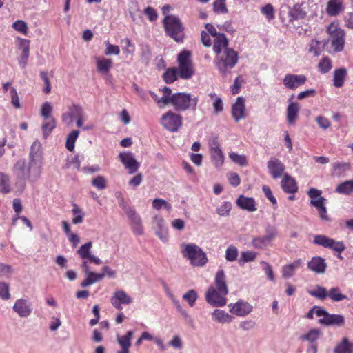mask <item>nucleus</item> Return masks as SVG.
<instances>
[{"instance_id": "f257e3e1", "label": "nucleus", "mask_w": 353, "mask_h": 353, "mask_svg": "<svg viewBox=\"0 0 353 353\" xmlns=\"http://www.w3.org/2000/svg\"><path fill=\"white\" fill-rule=\"evenodd\" d=\"M43 166V154L41 144L39 141H35L30 148L28 164H26L25 159H19L13 167V173L17 179V185H20L21 191L24 189L26 179L34 182L40 178Z\"/></svg>"}, {"instance_id": "f03ea898", "label": "nucleus", "mask_w": 353, "mask_h": 353, "mask_svg": "<svg viewBox=\"0 0 353 353\" xmlns=\"http://www.w3.org/2000/svg\"><path fill=\"white\" fill-rule=\"evenodd\" d=\"M92 243L89 241L81 245L77 251V253L81 259V268L85 276L81 283V286L83 288L90 286L104 278V274L95 273L91 270L90 265L91 263L95 265H101L102 263V261L98 256L92 254Z\"/></svg>"}, {"instance_id": "7ed1b4c3", "label": "nucleus", "mask_w": 353, "mask_h": 353, "mask_svg": "<svg viewBox=\"0 0 353 353\" xmlns=\"http://www.w3.org/2000/svg\"><path fill=\"white\" fill-rule=\"evenodd\" d=\"M199 102V98L190 93L177 92L170 94L168 104L172 105L178 112L195 110Z\"/></svg>"}, {"instance_id": "20e7f679", "label": "nucleus", "mask_w": 353, "mask_h": 353, "mask_svg": "<svg viewBox=\"0 0 353 353\" xmlns=\"http://www.w3.org/2000/svg\"><path fill=\"white\" fill-rule=\"evenodd\" d=\"M181 248L183 257L188 260L192 266L203 267L207 264V255L199 245L193 243H182Z\"/></svg>"}, {"instance_id": "39448f33", "label": "nucleus", "mask_w": 353, "mask_h": 353, "mask_svg": "<svg viewBox=\"0 0 353 353\" xmlns=\"http://www.w3.org/2000/svg\"><path fill=\"white\" fill-rule=\"evenodd\" d=\"M238 59L237 52L230 48L217 54L214 62L219 72L225 76L236 65Z\"/></svg>"}, {"instance_id": "423d86ee", "label": "nucleus", "mask_w": 353, "mask_h": 353, "mask_svg": "<svg viewBox=\"0 0 353 353\" xmlns=\"http://www.w3.org/2000/svg\"><path fill=\"white\" fill-rule=\"evenodd\" d=\"M163 24L168 36L178 43L183 41L184 27L179 17L174 15L166 16Z\"/></svg>"}, {"instance_id": "0eeeda50", "label": "nucleus", "mask_w": 353, "mask_h": 353, "mask_svg": "<svg viewBox=\"0 0 353 353\" xmlns=\"http://www.w3.org/2000/svg\"><path fill=\"white\" fill-rule=\"evenodd\" d=\"M179 77L182 79H189L194 74V69L191 59V52L188 50L181 51L177 57Z\"/></svg>"}, {"instance_id": "6e6552de", "label": "nucleus", "mask_w": 353, "mask_h": 353, "mask_svg": "<svg viewBox=\"0 0 353 353\" xmlns=\"http://www.w3.org/2000/svg\"><path fill=\"white\" fill-rule=\"evenodd\" d=\"M321 190L314 188H310L307 192V195L310 199V205L317 209L319 216L322 220L328 221L330 218L327 214L326 199L321 196Z\"/></svg>"}, {"instance_id": "1a4fd4ad", "label": "nucleus", "mask_w": 353, "mask_h": 353, "mask_svg": "<svg viewBox=\"0 0 353 353\" xmlns=\"http://www.w3.org/2000/svg\"><path fill=\"white\" fill-rule=\"evenodd\" d=\"M313 243L315 245L328 248L339 254L338 258L343 259L341 254L345 250V245L343 241H335L334 239L323 234H316L314 236Z\"/></svg>"}, {"instance_id": "9d476101", "label": "nucleus", "mask_w": 353, "mask_h": 353, "mask_svg": "<svg viewBox=\"0 0 353 353\" xmlns=\"http://www.w3.org/2000/svg\"><path fill=\"white\" fill-rule=\"evenodd\" d=\"M327 32L330 36L331 46L335 52H341L345 45V32L334 23L327 27Z\"/></svg>"}, {"instance_id": "9b49d317", "label": "nucleus", "mask_w": 353, "mask_h": 353, "mask_svg": "<svg viewBox=\"0 0 353 353\" xmlns=\"http://www.w3.org/2000/svg\"><path fill=\"white\" fill-rule=\"evenodd\" d=\"M161 123L167 130L176 132L182 125V117L170 110L162 115Z\"/></svg>"}, {"instance_id": "f8f14e48", "label": "nucleus", "mask_w": 353, "mask_h": 353, "mask_svg": "<svg viewBox=\"0 0 353 353\" xmlns=\"http://www.w3.org/2000/svg\"><path fill=\"white\" fill-rule=\"evenodd\" d=\"M228 294V293H221L219 290L211 285L206 290L205 301L213 307H223L227 303L226 295Z\"/></svg>"}, {"instance_id": "ddd939ff", "label": "nucleus", "mask_w": 353, "mask_h": 353, "mask_svg": "<svg viewBox=\"0 0 353 353\" xmlns=\"http://www.w3.org/2000/svg\"><path fill=\"white\" fill-rule=\"evenodd\" d=\"M276 236V229L274 227H268L265 235L255 236L252 239V245L256 249H264L272 245Z\"/></svg>"}, {"instance_id": "4468645a", "label": "nucleus", "mask_w": 353, "mask_h": 353, "mask_svg": "<svg viewBox=\"0 0 353 353\" xmlns=\"http://www.w3.org/2000/svg\"><path fill=\"white\" fill-rule=\"evenodd\" d=\"M318 317H320L319 323L325 326H343L345 318L342 314H330L325 310H319Z\"/></svg>"}, {"instance_id": "2eb2a0df", "label": "nucleus", "mask_w": 353, "mask_h": 353, "mask_svg": "<svg viewBox=\"0 0 353 353\" xmlns=\"http://www.w3.org/2000/svg\"><path fill=\"white\" fill-rule=\"evenodd\" d=\"M12 310L19 317L28 318L33 311L32 303L27 297L17 299L14 303Z\"/></svg>"}, {"instance_id": "dca6fc26", "label": "nucleus", "mask_w": 353, "mask_h": 353, "mask_svg": "<svg viewBox=\"0 0 353 353\" xmlns=\"http://www.w3.org/2000/svg\"><path fill=\"white\" fill-rule=\"evenodd\" d=\"M152 230L161 242L169 241L168 229L162 216L156 215L152 218Z\"/></svg>"}, {"instance_id": "f3484780", "label": "nucleus", "mask_w": 353, "mask_h": 353, "mask_svg": "<svg viewBox=\"0 0 353 353\" xmlns=\"http://www.w3.org/2000/svg\"><path fill=\"white\" fill-rule=\"evenodd\" d=\"M228 307L231 314L241 317L248 316L253 310V306L243 299H239L236 303H230Z\"/></svg>"}, {"instance_id": "a211bd4d", "label": "nucleus", "mask_w": 353, "mask_h": 353, "mask_svg": "<svg viewBox=\"0 0 353 353\" xmlns=\"http://www.w3.org/2000/svg\"><path fill=\"white\" fill-rule=\"evenodd\" d=\"M119 159L125 166V168L128 170L129 174L135 173L140 166V163L135 159L132 152H121L119 154Z\"/></svg>"}, {"instance_id": "6ab92c4d", "label": "nucleus", "mask_w": 353, "mask_h": 353, "mask_svg": "<svg viewBox=\"0 0 353 353\" xmlns=\"http://www.w3.org/2000/svg\"><path fill=\"white\" fill-rule=\"evenodd\" d=\"M306 80V77L303 74H287L283 79V83L286 88L296 90L299 87L304 85Z\"/></svg>"}, {"instance_id": "aec40b11", "label": "nucleus", "mask_w": 353, "mask_h": 353, "mask_svg": "<svg viewBox=\"0 0 353 353\" xmlns=\"http://www.w3.org/2000/svg\"><path fill=\"white\" fill-rule=\"evenodd\" d=\"M83 112L84 110L81 105L72 104L68 107V110L62 114V122L69 126Z\"/></svg>"}, {"instance_id": "412c9836", "label": "nucleus", "mask_w": 353, "mask_h": 353, "mask_svg": "<svg viewBox=\"0 0 353 353\" xmlns=\"http://www.w3.org/2000/svg\"><path fill=\"white\" fill-rule=\"evenodd\" d=\"M112 305L118 310H121V305H129L132 299L123 290L116 291L110 299Z\"/></svg>"}, {"instance_id": "4be33fe9", "label": "nucleus", "mask_w": 353, "mask_h": 353, "mask_svg": "<svg viewBox=\"0 0 353 353\" xmlns=\"http://www.w3.org/2000/svg\"><path fill=\"white\" fill-rule=\"evenodd\" d=\"M268 168L270 174L274 179H278L282 176L285 170L284 164L278 159L272 157L268 161Z\"/></svg>"}, {"instance_id": "5701e85b", "label": "nucleus", "mask_w": 353, "mask_h": 353, "mask_svg": "<svg viewBox=\"0 0 353 353\" xmlns=\"http://www.w3.org/2000/svg\"><path fill=\"white\" fill-rule=\"evenodd\" d=\"M232 115L236 122L245 117V100L242 97H239L232 105Z\"/></svg>"}, {"instance_id": "b1692460", "label": "nucleus", "mask_w": 353, "mask_h": 353, "mask_svg": "<svg viewBox=\"0 0 353 353\" xmlns=\"http://www.w3.org/2000/svg\"><path fill=\"white\" fill-rule=\"evenodd\" d=\"M326 268L325 261L321 256H314L307 263V268L316 274H323Z\"/></svg>"}, {"instance_id": "393cba45", "label": "nucleus", "mask_w": 353, "mask_h": 353, "mask_svg": "<svg viewBox=\"0 0 353 353\" xmlns=\"http://www.w3.org/2000/svg\"><path fill=\"white\" fill-rule=\"evenodd\" d=\"M303 265V261L301 259H296L293 262L283 265L281 270L282 276L284 279L292 277L295 274L296 271L302 268Z\"/></svg>"}, {"instance_id": "a878e982", "label": "nucleus", "mask_w": 353, "mask_h": 353, "mask_svg": "<svg viewBox=\"0 0 353 353\" xmlns=\"http://www.w3.org/2000/svg\"><path fill=\"white\" fill-rule=\"evenodd\" d=\"M134 332L128 330L125 335L117 336V341L120 345L121 350H118L117 353H130V347H131V340L133 337Z\"/></svg>"}, {"instance_id": "bb28decb", "label": "nucleus", "mask_w": 353, "mask_h": 353, "mask_svg": "<svg viewBox=\"0 0 353 353\" xmlns=\"http://www.w3.org/2000/svg\"><path fill=\"white\" fill-rule=\"evenodd\" d=\"M236 205L243 210L254 212L257 210L255 200L252 197L241 195L236 201Z\"/></svg>"}, {"instance_id": "cd10ccee", "label": "nucleus", "mask_w": 353, "mask_h": 353, "mask_svg": "<svg viewBox=\"0 0 353 353\" xmlns=\"http://www.w3.org/2000/svg\"><path fill=\"white\" fill-rule=\"evenodd\" d=\"M343 0H329L326 6V12L329 16L334 17L343 12Z\"/></svg>"}, {"instance_id": "c85d7f7f", "label": "nucleus", "mask_w": 353, "mask_h": 353, "mask_svg": "<svg viewBox=\"0 0 353 353\" xmlns=\"http://www.w3.org/2000/svg\"><path fill=\"white\" fill-rule=\"evenodd\" d=\"M212 319L218 323L225 324L233 321L234 317L225 310L215 309L211 313Z\"/></svg>"}, {"instance_id": "c756f323", "label": "nucleus", "mask_w": 353, "mask_h": 353, "mask_svg": "<svg viewBox=\"0 0 353 353\" xmlns=\"http://www.w3.org/2000/svg\"><path fill=\"white\" fill-rule=\"evenodd\" d=\"M300 106L298 103L290 102L287 108L286 119L289 125H293L298 119Z\"/></svg>"}, {"instance_id": "7c9ffc66", "label": "nucleus", "mask_w": 353, "mask_h": 353, "mask_svg": "<svg viewBox=\"0 0 353 353\" xmlns=\"http://www.w3.org/2000/svg\"><path fill=\"white\" fill-rule=\"evenodd\" d=\"M95 60L97 72L101 74H108L112 67V61L101 57H96Z\"/></svg>"}, {"instance_id": "2f4dec72", "label": "nucleus", "mask_w": 353, "mask_h": 353, "mask_svg": "<svg viewBox=\"0 0 353 353\" xmlns=\"http://www.w3.org/2000/svg\"><path fill=\"white\" fill-rule=\"evenodd\" d=\"M221 293H228V288L226 283V276L223 270H219L214 276V285Z\"/></svg>"}, {"instance_id": "473e14b6", "label": "nucleus", "mask_w": 353, "mask_h": 353, "mask_svg": "<svg viewBox=\"0 0 353 353\" xmlns=\"http://www.w3.org/2000/svg\"><path fill=\"white\" fill-rule=\"evenodd\" d=\"M159 91L163 93V97H159L157 94L152 91H149V94L159 106L168 105L169 94H171L172 90L168 87L164 86L160 88Z\"/></svg>"}, {"instance_id": "72a5a7b5", "label": "nucleus", "mask_w": 353, "mask_h": 353, "mask_svg": "<svg viewBox=\"0 0 353 353\" xmlns=\"http://www.w3.org/2000/svg\"><path fill=\"white\" fill-rule=\"evenodd\" d=\"M283 190L289 194H294L297 192L298 186L295 180L288 174H285L281 181Z\"/></svg>"}, {"instance_id": "f704fd0d", "label": "nucleus", "mask_w": 353, "mask_h": 353, "mask_svg": "<svg viewBox=\"0 0 353 353\" xmlns=\"http://www.w3.org/2000/svg\"><path fill=\"white\" fill-rule=\"evenodd\" d=\"M306 16V12L302 8L301 4H295L290 8L288 11L289 21L292 23L294 21L303 19Z\"/></svg>"}, {"instance_id": "c9c22d12", "label": "nucleus", "mask_w": 353, "mask_h": 353, "mask_svg": "<svg viewBox=\"0 0 353 353\" xmlns=\"http://www.w3.org/2000/svg\"><path fill=\"white\" fill-rule=\"evenodd\" d=\"M330 299L333 302H341L345 300H349L348 296L342 293L338 286H334L327 290V299Z\"/></svg>"}, {"instance_id": "e433bc0d", "label": "nucleus", "mask_w": 353, "mask_h": 353, "mask_svg": "<svg viewBox=\"0 0 353 353\" xmlns=\"http://www.w3.org/2000/svg\"><path fill=\"white\" fill-rule=\"evenodd\" d=\"M228 41L224 34L218 35V37L214 39L213 50L216 54L223 52L225 49H230L228 47Z\"/></svg>"}, {"instance_id": "4c0bfd02", "label": "nucleus", "mask_w": 353, "mask_h": 353, "mask_svg": "<svg viewBox=\"0 0 353 353\" xmlns=\"http://www.w3.org/2000/svg\"><path fill=\"white\" fill-rule=\"evenodd\" d=\"M322 332L320 329L314 328L308 331L307 333L301 335L300 339L301 341H307L310 343H315V342L321 337Z\"/></svg>"}, {"instance_id": "58836bf2", "label": "nucleus", "mask_w": 353, "mask_h": 353, "mask_svg": "<svg viewBox=\"0 0 353 353\" xmlns=\"http://www.w3.org/2000/svg\"><path fill=\"white\" fill-rule=\"evenodd\" d=\"M347 70L344 68L336 69L334 72V85L341 88L344 84L345 78L347 76Z\"/></svg>"}, {"instance_id": "ea45409f", "label": "nucleus", "mask_w": 353, "mask_h": 353, "mask_svg": "<svg viewBox=\"0 0 353 353\" xmlns=\"http://www.w3.org/2000/svg\"><path fill=\"white\" fill-rule=\"evenodd\" d=\"M324 48L321 41L313 39L308 44V51L314 57H319Z\"/></svg>"}, {"instance_id": "a19ab883", "label": "nucleus", "mask_w": 353, "mask_h": 353, "mask_svg": "<svg viewBox=\"0 0 353 353\" xmlns=\"http://www.w3.org/2000/svg\"><path fill=\"white\" fill-rule=\"evenodd\" d=\"M210 98L213 101L212 106L214 114H217L223 110V101L215 92L209 94Z\"/></svg>"}, {"instance_id": "79ce46f5", "label": "nucleus", "mask_w": 353, "mask_h": 353, "mask_svg": "<svg viewBox=\"0 0 353 353\" xmlns=\"http://www.w3.org/2000/svg\"><path fill=\"white\" fill-rule=\"evenodd\" d=\"M179 77V72L176 68H168L163 74V79L166 83H172L175 81Z\"/></svg>"}, {"instance_id": "37998d69", "label": "nucleus", "mask_w": 353, "mask_h": 353, "mask_svg": "<svg viewBox=\"0 0 353 353\" xmlns=\"http://www.w3.org/2000/svg\"><path fill=\"white\" fill-rule=\"evenodd\" d=\"M210 154L214 166L218 169L221 168L224 162V155L222 150L220 149L211 151Z\"/></svg>"}, {"instance_id": "c03bdc74", "label": "nucleus", "mask_w": 353, "mask_h": 353, "mask_svg": "<svg viewBox=\"0 0 353 353\" xmlns=\"http://www.w3.org/2000/svg\"><path fill=\"white\" fill-rule=\"evenodd\" d=\"M336 192L343 194H350L353 192V180L345 181L340 183L336 187Z\"/></svg>"}, {"instance_id": "a18cd8bd", "label": "nucleus", "mask_w": 353, "mask_h": 353, "mask_svg": "<svg viewBox=\"0 0 353 353\" xmlns=\"http://www.w3.org/2000/svg\"><path fill=\"white\" fill-rule=\"evenodd\" d=\"M79 135V131L77 130H74L71 131L67 137L65 146L66 148L72 152L74 149L75 142Z\"/></svg>"}, {"instance_id": "49530a36", "label": "nucleus", "mask_w": 353, "mask_h": 353, "mask_svg": "<svg viewBox=\"0 0 353 353\" xmlns=\"http://www.w3.org/2000/svg\"><path fill=\"white\" fill-rule=\"evenodd\" d=\"M308 293L320 300H325L327 299V290L323 286L316 285L314 290H310Z\"/></svg>"}, {"instance_id": "de8ad7c7", "label": "nucleus", "mask_w": 353, "mask_h": 353, "mask_svg": "<svg viewBox=\"0 0 353 353\" xmlns=\"http://www.w3.org/2000/svg\"><path fill=\"white\" fill-rule=\"evenodd\" d=\"M257 253L253 251H243L241 253L240 259H239V263L240 264H244L245 263L252 262L255 260L256 258Z\"/></svg>"}, {"instance_id": "09e8293b", "label": "nucleus", "mask_w": 353, "mask_h": 353, "mask_svg": "<svg viewBox=\"0 0 353 353\" xmlns=\"http://www.w3.org/2000/svg\"><path fill=\"white\" fill-rule=\"evenodd\" d=\"M56 127V121L54 118H50L48 120H44L42 125V130L44 137H47Z\"/></svg>"}, {"instance_id": "8fccbe9b", "label": "nucleus", "mask_w": 353, "mask_h": 353, "mask_svg": "<svg viewBox=\"0 0 353 353\" xmlns=\"http://www.w3.org/2000/svg\"><path fill=\"white\" fill-rule=\"evenodd\" d=\"M332 67V61L328 57L322 58L318 64L319 70L323 74L327 73Z\"/></svg>"}, {"instance_id": "3c124183", "label": "nucleus", "mask_w": 353, "mask_h": 353, "mask_svg": "<svg viewBox=\"0 0 353 353\" xmlns=\"http://www.w3.org/2000/svg\"><path fill=\"white\" fill-rule=\"evenodd\" d=\"M350 165L347 163H336L333 165V174L340 176L349 170Z\"/></svg>"}, {"instance_id": "603ef678", "label": "nucleus", "mask_w": 353, "mask_h": 353, "mask_svg": "<svg viewBox=\"0 0 353 353\" xmlns=\"http://www.w3.org/2000/svg\"><path fill=\"white\" fill-rule=\"evenodd\" d=\"M0 192L3 194L10 192L9 176L3 173H0Z\"/></svg>"}, {"instance_id": "864d4df0", "label": "nucleus", "mask_w": 353, "mask_h": 353, "mask_svg": "<svg viewBox=\"0 0 353 353\" xmlns=\"http://www.w3.org/2000/svg\"><path fill=\"white\" fill-rule=\"evenodd\" d=\"M229 158L239 165L246 166L248 165L247 157L243 154H239L236 152H231L229 153Z\"/></svg>"}, {"instance_id": "5fc2aeb1", "label": "nucleus", "mask_w": 353, "mask_h": 353, "mask_svg": "<svg viewBox=\"0 0 353 353\" xmlns=\"http://www.w3.org/2000/svg\"><path fill=\"white\" fill-rule=\"evenodd\" d=\"M349 340L347 337L342 339L341 341L339 343L334 349V353H350L349 349Z\"/></svg>"}, {"instance_id": "6e6d98bb", "label": "nucleus", "mask_w": 353, "mask_h": 353, "mask_svg": "<svg viewBox=\"0 0 353 353\" xmlns=\"http://www.w3.org/2000/svg\"><path fill=\"white\" fill-rule=\"evenodd\" d=\"M232 210V203L230 201H224L216 208V213L221 216H227Z\"/></svg>"}, {"instance_id": "4d7b16f0", "label": "nucleus", "mask_w": 353, "mask_h": 353, "mask_svg": "<svg viewBox=\"0 0 353 353\" xmlns=\"http://www.w3.org/2000/svg\"><path fill=\"white\" fill-rule=\"evenodd\" d=\"M72 212L74 215L72 219V223L79 224L83 222L84 213L83 212V210L77 206V204L73 205Z\"/></svg>"}, {"instance_id": "13d9d810", "label": "nucleus", "mask_w": 353, "mask_h": 353, "mask_svg": "<svg viewBox=\"0 0 353 353\" xmlns=\"http://www.w3.org/2000/svg\"><path fill=\"white\" fill-rule=\"evenodd\" d=\"M183 299L188 302L190 307H193L198 299V294L193 289L189 290L183 295Z\"/></svg>"}, {"instance_id": "bf43d9fd", "label": "nucleus", "mask_w": 353, "mask_h": 353, "mask_svg": "<svg viewBox=\"0 0 353 353\" xmlns=\"http://www.w3.org/2000/svg\"><path fill=\"white\" fill-rule=\"evenodd\" d=\"M238 256V249L233 245H229L225 250V259L229 262L236 260Z\"/></svg>"}, {"instance_id": "052dcab7", "label": "nucleus", "mask_w": 353, "mask_h": 353, "mask_svg": "<svg viewBox=\"0 0 353 353\" xmlns=\"http://www.w3.org/2000/svg\"><path fill=\"white\" fill-rule=\"evenodd\" d=\"M53 110V107L50 102H45L41 109V115L44 119V120H48L50 118H54L52 117L51 114Z\"/></svg>"}, {"instance_id": "680f3d73", "label": "nucleus", "mask_w": 353, "mask_h": 353, "mask_svg": "<svg viewBox=\"0 0 353 353\" xmlns=\"http://www.w3.org/2000/svg\"><path fill=\"white\" fill-rule=\"evenodd\" d=\"M12 28L18 32L26 35L28 31L27 23L22 20H17L12 25Z\"/></svg>"}, {"instance_id": "e2e57ef3", "label": "nucleus", "mask_w": 353, "mask_h": 353, "mask_svg": "<svg viewBox=\"0 0 353 353\" xmlns=\"http://www.w3.org/2000/svg\"><path fill=\"white\" fill-rule=\"evenodd\" d=\"M226 0H215L213 3V10L218 14H225L228 12V8L225 5Z\"/></svg>"}, {"instance_id": "0e129e2a", "label": "nucleus", "mask_w": 353, "mask_h": 353, "mask_svg": "<svg viewBox=\"0 0 353 353\" xmlns=\"http://www.w3.org/2000/svg\"><path fill=\"white\" fill-rule=\"evenodd\" d=\"M92 185L99 190H104L107 187V181L105 177L98 176L92 180Z\"/></svg>"}, {"instance_id": "69168bd1", "label": "nucleus", "mask_w": 353, "mask_h": 353, "mask_svg": "<svg viewBox=\"0 0 353 353\" xmlns=\"http://www.w3.org/2000/svg\"><path fill=\"white\" fill-rule=\"evenodd\" d=\"M17 46L21 50V54H30V41L28 39L17 38Z\"/></svg>"}, {"instance_id": "338daca9", "label": "nucleus", "mask_w": 353, "mask_h": 353, "mask_svg": "<svg viewBox=\"0 0 353 353\" xmlns=\"http://www.w3.org/2000/svg\"><path fill=\"white\" fill-rule=\"evenodd\" d=\"M261 12L269 21L274 18V10L270 3H267L263 7H262Z\"/></svg>"}, {"instance_id": "774afa93", "label": "nucleus", "mask_w": 353, "mask_h": 353, "mask_svg": "<svg viewBox=\"0 0 353 353\" xmlns=\"http://www.w3.org/2000/svg\"><path fill=\"white\" fill-rule=\"evenodd\" d=\"M0 298L3 300L10 298V286L6 282H0Z\"/></svg>"}]
</instances>
